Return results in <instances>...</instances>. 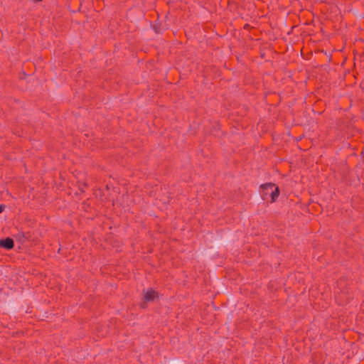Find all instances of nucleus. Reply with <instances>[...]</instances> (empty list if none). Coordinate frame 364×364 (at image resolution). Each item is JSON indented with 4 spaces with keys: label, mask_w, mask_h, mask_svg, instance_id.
Wrapping results in <instances>:
<instances>
[{
    "label": "nucleus",
    "mask_w": 364,
    "mask_h": 364,
    "mask_svg": "<svg viewBox=\"0 0 364 364\" xmlns=\"http://www.w3.org/2000/svg\"><path fill=\"white\" fill-rule=\"evenodd\" d=\"M5 207H6L5 205H3V204L0 205V213H1L4 210Z\"/></svg>",
    "instance_id": "obj_7"
},
{
    "label": "nucleus",
    "mask_w": 364,
    "mask_h": 364,
    "mask_svg": "<svg viewBox=\"0 0 364 364\" xmlns=\"http://www.w3.org/2000/svg\"><path fill=\"white\" fill-rule=\"evenodd\" d=\"M15 238L17 241H18L21 243H23L28 238V236H26V233L23 232H20L15 236Z\"/></svg>",
    "instance_id": "obj_5"
},
{
    "label": "nucleus",
    "mask_w": 364,
    "mask_h": 364,
    "mask_svg": "<svg viewBox=\"0 0 364 364\" xmlns=\"http://www.w3.org/2000/svg\"><path fill=\"white\" fill-rule=\"evenodd\" d=\"M152 28L156 33H159L161 32V24L156 23L153 25Z\"/></svg>",
    "instance_id": "obj_6"
},
{
    "label": "nucleus",
    "mask_w": 364,
    "mask_h": 364,
    "mask_svg": "<svg viewBox=\"0 0 364 364\" xmlns=\"http://www.w3.org/2000/svg\"><path fill=\"white\" fill-rule=\"evenodd\" d=\"M250 28V25L248 23H246L245 26H244V28L245 29H248Z\"/></svg>",
    "instance_id": "obj_8"
},
{
    "label": "nucleus",
    "mask_w": 364,
    "mask_h": 364,
    "mask_svg": "<svg viewBox=\"0 0 364 364\" xmlns=\"http://www.w3.org/2000/svg\"><path fill=\"white\" fill-rule=\"evenodd\" d=\"M159 297V293L151 288H149L144 294V299L146 302L154 301L156 298Z\"/></svg>",
    "instance_id": "obj_3"
},
{
    "label": "nucleus",
    "mask_w": 364,
    "mask_h": 364,
    "mask_svg": "<svg viewBox=\"0 0 364 364\" xmlns=\"http://www.w3.org/2000/svg\"><path fill=\"white\" fill-rule=\"evenodd\" d=\"M261 196L263 200H267V196H271V202H275L279 196V188L273 183H266L260 186Z\"/></svg>",
    "instance_id": "obj_2"
},
{
    "label": "nucleus",
    "mask_w": 364,
    "mask_h": 364,
    "mask_svg": "<svg viewBox=\"0 0 364 364\" xmlns=\"http://www.w3.org/2000/svg\"><path fill=\"white\" fill-rule=\"evenodd\" d=\"M338 286L340 287L341 291L338 293L336 296V301L339 305L344 306L350 302L353 298V290L350 285L346 282L340 279L337 282Z\"/></svg>",
    "instance_id": "obj_1"
},
{
    "label": "nucleus",
    "mask_w": 364,
    "mask_h": 364,
    "mask_svg": "<svg viewBox=\"0 0 364 364\" xmlns=\"http://www.w3.org/2000/svg\"><path fill=\"white\" fill-rule=\"evenodd\" d=\"M14 247V242L12 238L6 237L5 239L0 240V247L9 250L13 249Z\"/></svg>",
    "instance_id": "obj_4"
}]
</instances>
